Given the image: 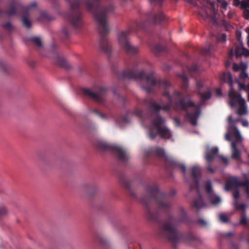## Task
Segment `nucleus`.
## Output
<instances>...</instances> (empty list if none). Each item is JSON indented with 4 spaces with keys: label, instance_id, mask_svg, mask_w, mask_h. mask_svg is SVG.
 I'll return each instance as SVG.
<instances>
[{
    "label": "nucleus",
    "instance_id": "39",
    "mask_svg": "<svg viewBox=\"0 0 249 249\" xmlns=\"http://www.w3.org/2000/svg\"><path fill=\"white\" fill-rule=\"evenodd\" d=\"M7 211L4 207H0V218L4 216L7 214Z\"/></svg>",
    "mask_w": 249,
    "mask_h": 249
},
{
    "label": "nucleus",
    "instance_id": "18",
    "mask_svg": "<svg viewBox=\"0 0 249 249\" xmlns=\"http://www.w3.org/2000/svg\"><path fill=\"white\" fill-rule=\"evenodd\" d=\"M220 79L224 83H227L229 84L230 86V89L229 91V94H231V95L234 93H237L236 91H235L233 88V82L232 80V75L230 72H224L220 76Z\"/></svg>",
    "mask_w": 249,
    "mask_h": 249
},
{
    "label": "nucleus",
    "instance_id": "50",
    "mask_svg": "<svg viewBox=\"0 0 249 249\" xmlns=\"http://www.w3.org/2000/svg\"><path fill=\"white\" fill-rule=\"evenodd\" d=\"M232 135L231 133L228 131V132L225 134V139L227 141H230L231 139V135Z\"/></svg>",
    "mask_w": 249,
    "mask_h": 249
},
{
    "label": "nucleus",
    "instance_id": "36",
    "mask_svg": "<svg viewBox=\"0 0 249 249\" xmlns=\"http://www.w3.org/2000/svg\"><path fill=\"white\" fill-rule=\"evenodd\" d=\"M219 219L223 223H227L229 220L228 217L224 213H220L219 214Z\"/></svg>",
    "mask_w": 249,
    "mask_h": 249
},
{
    "label": "nucleus",
    "instance_id": "7",
    "mask_svg": "<svg viewBox=\"0 0 249 249\" xmlns=\"http://www.w3.org/2000/svg\"><path fill=\"white\" fill-rule=\"evenodd\" d=\"M143 23L135 22L133 25L131 26L125 31L122 32L118 36V41L120 45L124 48L126 53L130 55L137 54L139 52V48L137 46L132 45L129 42L128 36L129 35L140 29L145 28Z\"/></svg>",
    "mask_w": 249,
    "mask_h": 249
},
{
    "label": "nucleus",
    "instance_id": "27",
    "mask_svg": "<svg viewBox=\"0 0 249 249\" xmlns=\"http://www.w3.org/2000/svg\"><path fill=\"white\" fill-rule=\"evenodd\" d=\"M233 205L236 210H243L245 212L246 206L244 203H239L237 201H235L233 203Z\"/></svg>",
    "mask_w": 249,
    "mask_h": 249
},
{
    "label": "nucleus",
    "instance_id": "38",
    "mask_svg": "<svg viewBox=\"0 0 249 249\" xmlns=\"http://www.w3.org/2000/svg\"><path fill=\"white\" fill-rule=\"evenodd\" d=\"M240 187H249V179L246 178L244 181L239 180Z\"/></svg>",
    "mask_w": 249,
    "mask_h": 249
},
{
    "label": "nucleus",
    "instance_id": "24",
    "mask_svg": "<svg viewBox=\"0 0 249 249\" xmlns=\"http://www.w3.org/2000/svg\"><path fill=\"white\" fill-rule=\"evenodd\" d=\"M10 66L5 61L0 60V70L4 73H8Z\"/></svg>",
    "mask_w": 249,
    "mask_h": 249
},
{
    "label": "nucleus",
    "instance_id": "16",
    "mask_svg": "<svg viewBox=\"0 0 249 249\" xmlns=\"http://www.w3.org/2000/svg\"><path fill=\"white\" fill-rule=\"evenodd\" d=\"M55 45L54 44L52 46L51 51L53 53V58L55 63L62 68L67 69H69L70 68V66L66 60L59 55L55 52Z\"/></svg>",
    "mask_w": 249,
    "mask_h": 249
},
{
    "label": "nucleus",
    "instance_id": "25",
    "mask_svg": "<svg viewBox=\"0 0 249 249\" xmlns=\"http://www.w3.org/2000/svg\"><path fill=\"white\" fill-rule=\"evenodd\" d=\"M30 40L35 44L37 47L40 48L42 47V43L41 39L37 36H33L30 38Z\"/></svg>",
    "mask_w": 249,
    "mask_h": 249
},
{
    "label": "nucleus",
    "instance_id": "23",
    "mask_svg": "<svg viewBox=\"0 0 249 249\" xmlns=\"http://www.w3.org/2000/svg\"><path fill=\"white\" fill-rule=\"evenodd\" d=\"M151 49L155 54H158L160 52L165 51L166 49L165 47L163 46L160 44H156L151 47Z\"/></svg>",
    "mask_w": 249,
    "mask_h": 249
},
{
    "label": "nucleus",
    "instance_id": "51",
    "mask_svg": "<svg viewBox=\"0 0 249 249\" xmlns=\"http://www.w3.org/2000/svg\"><path fill=\"white\" fill-rule=\"evenodd\" d=\"M40 18L45 19H48L49 16L48 15L45 13V12H42L40 14Z\"/></svg>",
    "mask_w": 249,
    "mask_h": 249
},
{
    "label": "nucleus",
    "instance_id": "8",
    "mask_svg": "<svg viewBox=\"0 0 249 249\" xmlns=\"http://www.w3.org/2000/svg\"><path fill=\"white\" fill-rule=\"evenodd\" d=\"M70 6V11L67 14L66 18L70 22L73 28L77 30H81L83 26L82 13L80 10L81 0H66Z\"/></svg>",
    "mask_w": 249,
    "mask_h": 249
},
{
    "label": "nucleus",
    "instance_id": "62",
    "mask_svg": "<svg viewBox=\"0 0 249 249\" xmlns=\"http://www.w3.org/2000/svg\"><path fill=\"white\" fill-rule=\"evenodd\" d=\"M246 193L247 194V196L248 198H249V188H246Z\"/></svg>",
    "mask_w": 249,
    "mask_h": 249
},
{
    "label": "nucleus",
    "instance_id": "57",
    "mask_svg": "<svg viewBox=\"0 0 249 249\" xmlns=\"http://www.w3.org/2000/svg\"><path fill=\"white\" fill-rule=\"evenodd\" d=\"M98 241L102 244H104L107 242L105 238H103L102 237L99 238Z\"/></svg>",
    "mask_w": 249,
    "mask_h": 249
},
{
    "label": "nucleus",
    "instance_id": "49",
    "mask_svg": "<svg viewBox=\"0 0 249 249\" xmlns=\"http://www.w3.org/2000/svg\"><path fill=\"white\" fill-rule=\"evenodd\" d=\"M220 159L222 160L223 162L227 165L228 163V158L227 157H225L223 156H221L220 157Z\"/></svg>",
    "mask_w": 249,
    "mask_h": 249
},
{
    "label": "nucleus",
    "instance_id": "60",
    "mask_svg": "<svg viewBox=\"0 0 249 249\" xmlns=\"http://www.w3.org/2000/svg\"><path fill=\"white\" fill-rule=\"evenodd\" d=\"M232 235H233V233H232V232H229L226 233L225 234V236H228V237H231V236Z\"/></svg>",
    "mask_w": 249,
    "mask_h": 249
},
{
    "label": "nucleus",
    "instance_id": "11",
    "mask_svg": "<svg viewBox=\"0 0 249 249\" xmlns=\"http://www.w3.org/2000/svg\"><path fill=\"white\" fill-rule=\"evenodd\" d=\"M228 95L230 98L229 104L231 107H234L237 104L239 105V107L237 110L238 114L243 115L247 113L245 100L242 97L240 94L237 92L232 95L231 93L228 94Z\"/></svg>",
    "mask_w": 249,
    "mask_h": 249
},
{
    "label": "nucleus",
    "instance_id": "52",
    "mask_svg": "<svg viewBox=\"0 0 249 249\" xmlns=\"http://www.w3.org/2000/svg\"><path fill=\"white\" fill-rule=\"evenodd\" d=\"M219 2L221 3L223 8H226L227 7L228 3L226 1L223 0H221Z\"/></svg>",
    "mask_w": 249,
    "mask_h": 249
},
{
    "label": "nucleus",
    "instance_id": "63",
    "mask_svg": "<svg viewBox=\"0 0 249 249\" xmlns=\"http://www.w3.org/2000/svg\"><path fill=\"white\" fill-rule=\"evenodd\" d=\"M123 121L124 122V123H127L128 122V120H127V117L126 116H124L123 117Z\"/></svg>",
    "mask_w": 249,
    "mask_h": 249
},
{
    "label": "nucleus",
    "instance_id": "53",
    "mask_svg": "<svg viewBox=\"0 0 249 249\" xmlns=\"http://www.w3.org/2000/svg\"><path fill=\"white\" fill-rule=\"evenodd\" d=\"M163 0H149L151 3H155V4H160Z\"/></svg>",
    "mask_w": 249,
    "mask_h": 249
},
{
    "label": "nucleus",
    "instance_id": "14",
    "mask_svg": "<svg viewBox=\"0 0 249 249\" xmlns=\"http://www.w3.org/2000/svg\"><path fill=\"white\" fill-rule=\"evenodd\" d=\"M218 149L217 147H213L208 149L205 154V158L208 162L207 170L211 173L214 172V170L211 167V164L218 154Z\"/></svg>",
    "mask_w": 249,
    "mask_h": 249
},
{
    "label": "nucleus",
    "instance_id": "4",
    "mask_svg": "<svg viewBox=\"0 0 249 249\" xmlns=\"http://www.w3.org/2000/svg\"><path fill=\"white\" fill-rule=\"evenodd\" d=\"M88 10L93 13L94 18L98 23V31L100 36L99 46L102 51L106 54L110 55L111 53V47L107 38L109 28L107 24V18L108 13L113 10V6L108 5L104 7H100V0H87L84 1Z\"/></svg>",
    "mask_w": 249,
    "mask_h": 249
},
{
    "label": "nucleus",
    "instance_id": "33",
    "mask_svg": "<svg viewBox=\"0 0 249 249\" xmlns=\"http://www.w3.org/2000/svg\"><path fill=\"white\" fill-rule=\"evenodd\" d=\"M2 27L4 30L8 31L9 32H11L14 29V27L10 22H7L2 24Z\"/></svg>",
    "mask_w": 249,
    "mask_h": 249
},
{
    "label": "nucleus",
    "instance_id": "12",
    "mask_svg": "<svg viewBox=\"0 0 249 249\" xmlns=\"http://www.w3.org/2000/svg\"><path fill=\"white\" fill-rule=\"evenodd\" d=\"M83 93L95 101L99 103H103L105 101L104 97L106 94L107 88L103 87H98L95 91L89 89L84 88L82 89Z\"/></svg>",
    "mask_w": 249,
    "mask_h": 249
},
{
    "label": "nucleus",
    "instance_id": "45",
    "mask_svg": "<svg viewBox=\"0 0 249 249\" xmlns=\"http://www.w3.org/2000/svg\"><path fill=\"white\" fill-rule=\"evenodd\" d=\"M174 123L177 127H179L181 125V121L180 119L177 117L174 119Z\"/></svg>",
    "mask_w": 249,
    "mask_h": 249
},
{
    "label": "nucleus",
    "instance_id": "40",
    "mask_svg": "<svg viewBox=\"0 0 249 249\" xmlns=\"http://www.w3.org/2000/svg\"><path fill=\"white\" fill-rule=\"evenodd\" d=\"M241 8H249V0H243L241 3Z\"/></svg>",
    "mask_w": 249,
    "mask_h": 249
},
{
    "label": "nucleus",
    "instance_id": "3",
    "mask_svg": "<svg viewBox=\"0 0 249 249\" xmlns=\"http://www.w3.org/2000/svg\"><path fill=\"white\" fill-rule=\"evenodd\" d=\"M187 220L188 216L185 210L180 207L177 219L174 215H170L167 220L160 223L158 233L161 237L167 239L173 244L174 248L181 241L188 243L195 242L197 238L192 232L182 234L175 226L176 223L186 222Z\"/></svg>",
    "mask_w": 249,
    "mask_h": 249
},
{
    "label": "nucleus",
    "instance_id": "6",
    "mask_svg": "<svg viewBox=\"0 0 249 249\" xmlns=\"http://www.w3.org/2000/svg\"><path fill=\"white\" fill-rule=\"evenodd\" d=\"M191 193L195 192L196 197L192 202L193 207L197 210L204 208L206 204L204 201V197H207L210 202L213 205H217L221 202L220 198L214 193L213 188H190Z\"/></svg>",
    "mask_w": 249,
    "mask_h": 249
},
{
    "label": "nucleus",
    "instance_id": "13",
    "mask_svg": "<svg viewBox=\"0 0 249 249\" xmlns=\"http://www.w3.org/2000/svg\"><path fill=\"white\" fill-rule=\"evenodd\" d=\"M228 130L231 133L232 136L234 138L236 142H240L242 141V138L239 132V130L237 128L236 124L233 121L232 117L230 115L228 118Z\"/></svg>",
    "mask_w": 249,
    "mask_h": 249
},
{
    "label": "nucleus",
    "instance_id": "17",
    "mask_svg": "<svg viewBox=\"0 0 249 249\" xmlns=\"http://www.w3.org/2000/svg\"><path fill=\"white\" fill-rule=\"evenodd\" d=\"M197 93L203 101H206L211 98V92L209 89H207L205 92H202L201 89L203 87V84L201 81H197L196 83Z\"/></svg>",
    "mask_w": 249,
    "mask_h": 249
},
{
    "label": "nucleus",
    "instance_id": "54",
    "mask_svg": "<svg viewBox=\"0 0 249 249\" xmlns=\"http://www.w3.org/2000/svg\"><path fill=\"white\" fill-rule=\"evenodd\" d=\"M233 3L235 6L241 5V1L240 0H233Z\"/></svg>",
    "mask_w": 249,
    "mask_h": 249
},
{
    "label": "nucleus",
    "instance_id": "42",
    "mask_svg": "<svg viewBox=\"0 0 249 249\" xmlns=\"http://www.w3.org/2000/svg\"><path fill=\"white\" fill-rule=\"evenodd\" d=\"M239 77L241 79L245 80L248 77V74L245 71L243 70L240 73Z\"/></svg>",
    "mask_w": 249,
    "mask_h": 249
},
{
    "label": "nucleus",
    "instance_id": "32",
    "mask_svg": "<svg viewBox=\"0 0 249 249\" xmlns=\"http://www.w3.org/2000/svg\"><path fill=\"white\" fill-rule=\"evenodd\" d=\"M217 43H224L226 41V36L225 34H222L218 36H214Z\"/></svg>",
    "mask_w": 249,
    "mask_h": 249
},
{
    "label": "nucleus",
    "instance_id": "30",
    "mask_svg": "<svg viewBox=\"0 0 249 249\" xmlns=\"http://www.w3.org/2000/svg\"><path fill=\"white\" fill-rule=\"evenodd\" d=\"M126 192L128 194L130 197L133 198H136L137 197V193L135 189V188H126Z\"/></svg>",
    "mask_w": 249,
    "mask_h": 249
},
{
    "label": "nucleus",
    "instance_id": "21",
    "mask_svg": "<svg viewBox=\"0 0 249 249\" xmlns=\"http://www.w3.org/2000/svg\"><path fill=\"white\" fill-rule=\"evenodd\" d=\"M224 187H240L238 178L236 177L229 178L227 179Z\"/></svg>",
    "mask_w": 249,
    "mask_h": 249
},
{
    "label": "nucleus",
    "instance_id": "15",
    "mask_svg": "<svg viewBox=\"0 0 249 249\" xmlns=\"http://www.w3.org/2000/svg\"><path fill=\"white\" fill-rule=\"evenodd\" d=\"M201 170L199 166L194 165L192 166L190 169V177L193 182L198 187L200 180L201 178Z\"/></svg>",
    "mask_w": 249,
    "mask_h": 249
},
{
    "label": "nucleus",
    "instance_id": "10",
    "mask_svg": "<svg viewBox=\"0 0 249 249\" xmlns=\"http://www.w3.org/2000/svg\"><path fill=\"white\" fill-rule=\"evenodd\" d=\"M96 146L98 149L103 151L115 153L118 159L121 161H126L129 159V155L125 149L116 144H110L105 142L99 141L97 142Z\"/></svg>",
    "mask_w": 249,
    "mask_h": 249
},
{
    "label": "nucleus",
    "instance_id": "55",
    "mask_svg": "<svg viewBox=\"0 0 249 249\" xmlns=\"http://www.w3.org/2000/svg\"><path fill=\"white\" fill-rule=\"evenodd\" d=\"M206 18H210L214 22H216V19L214 16H209V15L206 13Z\"/></svg>",
    "mask_w": 249,
    "mask_h": 249
},
{
    "label": "nucleus",
    "instance_id": "64",
    "mask_svg": "<svg viewBox=\"0 0 249 249\" xmlns=\"http://www.w3.org/2000/svg\"><path fill=\"white\" fill-rule=\"evenodd\" d=\"M246 32L248 34V37H249V27L246 28Z\"/></svg>",
    "mask_w": 249,
    "mask_h": 249
},
{
    "label": "nucleus",
    "instance_id": "44",
    "mask_svg": "<svg viewBox=\"0 0 249 249\" xmlns=\"http://www.w3.org/2000/svg\"><path fill=\"white\" fill-rule=\"evenodd\" d=\"M197 223L199 224L200 225L206 227L207 225V223L206 221H205L204 219L202 218H199L198 219Z\"/></svg>",
    "mask_w": 249,
    "mask_h": 249
},
{
    "label": "nucleus",
    "instance_id": "43",
    "mask_svg": "<svg viewBox=\"0 0 249 249\" xmlns=\"http://www.w3.org/2000/svg\"><path fill=\"white\" fill-rule=\"evenodd\" d=\"M188 70L190 72H195L198 71V67L196 65H192L188 67Z\"/></svg>",
    "mask_w": 249,
    "mask_h": 249
},
{
    "label": "nucleus",
    "instance_id": "20",
    "mask_svg": "<svg viewBox=\"0 0 249 249\" xmlns=\"http://www.w3.org/2000/svg\"><path fill=\"white\" fill-rule=\"evenodd\" d=\"M118 180L119 182L124 187H130L132 184L131 179L126 177L124 173H120L118 175Z\"/></svg>",
    "mask_w": 249,
    "mask_h": 249
},
{
    "label": "nucleus",
    "instance_id": "58",
    "mask_svg": "<svg viewBox=\"0 0 249 249\" xmlns=\"http://www.w3.org/2000/svg\"><path fill=\"white\" fill-rule=\"evenodd\" d=\"M205 187H212L211 181L210 180H208Z\"/></svg>",
    "mask_w": 249,
    "mask_h": 249
},
{
    "label": "nucleus",
    "instance_id": "59",
    "mask_svg": "<svg viewBox=\"0 0 249 249\" xmlns=\"http://www.w3.org/2000/svg\"><path fill=\"white\" fill-rule=\"evenodd\" d=\"M234 54V52L233 51L232 49H231L230 52H229V56L230 57H232V56Z\"/></svg>",
    "mask_w": 249,
    "mask_h": 249
},
{
    "label": "nucleus",
    "instance_id": "28",
    "mask_svg": "<svg viewBox=\"0 0 249 249\" xmlns=\"http://www.w3.org/2000/svg\"><path fill=\"white\" fill-rule=\"evenodd\" d=\"M90 113L94 114V115L98 116L99 117H100L101 119H102L103 120H107V117L106 115H105L104 114L100 112L96 109H90Z\"/></svg>",
    "mask_w": 249,
    "mask_h": 249
},
{
    "label": "nucleus",
    "instance_id": "5",
    "mask_svg": "<svg viewBox=\"0 0 249 249\" xmlns=\"http://www.w3.org/2000/svg\"><path fill=\"white\" fill-rule=\"evenodd\" d=\"M36 2H33L28 6L25 7L18 1L12 0L5 10L0 9V17L5 14L9 17L20 14L23 25L27 29H30L32 23L29 19L30 10L32 8L36 7Z\"/></svg>",
    "mask_w": 249,
    "mask_h": 249
},
{
    "label": "nucleus",
    "instance_id": "41",
    "mask_svg": "<svg viewBox=\"0 0 249 249\" xmlns=\"http://www.w3.org/2000/svg\"><path fill=\"white\" fill-rule=\"evenodd\" d=\"M243 15L244 18L246 19H249V9L248 8H243Z\"/></svg>",
    "mask_w": 249,
    "mask_h": 249
},
{
    "label": "nucleus",
    "instance_id": "19",
    "mask_svg": "<svg viewBox=\"0 0 249 249\" xmlns=\"http://www.w3.org/2000/svg\"><path fill=\"white\" fill-rule=\"evenodd\" d=\"M238 142H236L235 141L234 142H231V149H232V154L231 157L233 159L235 160H239L241 159V152L237 148L236 143Z\"/></svg>",
    "mask_w": 249,
    "mask_h": 249
},
{
    "label": "nucleus",
    "instance_id": "26",
    "mask_svg": "<svg viewBox=\"0 0 249 249\" xmlns=\"http://www.w3.org/2000/svg\"><path fill=\"white\" fill-rule=\"evenodd\" d=\"M232 188H224L226 191H229L231 190ZM234 190L232 191V195L234 199L235 200V201H237V200L239 198L240 196V192L239 190H238L239 188H233Z\"/></svg>",
    "mask_w": 249,
    "mask_h": 249
},
{
    "label": "nucleus",
    "instance_id": "56",
    "mask_svg": "<svg viewBox=\"0 0 249 249\" xmlns=\"http://www.w3.org/2000/svg\"><path fill=\"white\" fill-rule=\"evenodd\" d=\"M241 123L243 126L247 127L249 126V122L247 120H241Z\"/></svg>",
    "mask_w": 249,
    "mask_h": 249
},
{
    "label": "nucleus",
    "instance_id": "46",
    "mask_svg": "<svg viewBox=\"0 0 249 249\" xmlns=\"http://www.w3.org/2000/svg\"><path fill=\"white\" fill-rule=\"evenodd\" d=\"M62 33L66 38L69 37V30L67 28H64L62 30Z\"/></svg>",
    "mask_w": 249,
    "mask_h": 249
},
{
    "label": "nucleus",
    "instance_id": "22",
    "mask_svg": "<svg viewBox=\"0 0 249 249\" xmlns=\"http://www.w3.org/2000/svg\"><path fill=\"white\" fill-rule=\"evenodd\" d=\"M165 18L164 14L161 12H159L153 16L152 20L154 23H160L163 21Z\"/></svg>",
    "mask_w": 249,
    "mask_h": 249
},
{
    "label": "nucleus",
    "instance_id": "35",
    "mask_svg": "<svg viewBox=\"0 0 249 249\" xmlns=\"http://www.w3.org/2000/svg\"><path fill=\"white\" fill-rule=\"evenodd\" d=\"M237 83L238 85L240 90H243L247 91H248V90H249V84L246 85L244 84L240 83L239 81H237Z\"/></svg>",
    "mask_w": 249,
    "mask_h": 249
},
{
    "label": "nucleus",
    "instance_id": "34",
    "mask_svg": "<svg viewBox=\"0 0 249 249\" xmlns=\"http://www.w3.org/2000/svg\"><path fill=\"white\" fill-rule=\"evenodd\" d=\"M133 114L139 118H142L143 115V111L139 107H136L133 111Z\"/></svg>",
    "mask_w": 249,
    "mask_h": 249
},
{
    "label": "nucleus",
    "instance_id": "29",
    "mask_svg": "<svg viewBox=\"0 0 249 249\" xmlns=\"http://www.w3.org/2000/svg\"><path fill=\"white\" fill-rule=\"evenodd\" d=\"M212 48L213 45L212 44H210L208 47H204L201 49V53L203 55H210Z\"/></svg>",
    "mask_w": 249,
    "mask_h": 249
},
{
    "label": "nucleus",
    "instance_id": "48",
    "mask_svg": "<svg viewBox=\"0 0 249 249\" xmlns=\"http://www.w3.org/2000/svg\"><path fill=\"white\" fill-rule=\"evenodd\" d=\"M242 54L245 56H249V50L243 48L242 49Z\"/></svg>",
    "mask_w": 249,
    "mask_h": 249
},
{
    "label": "nucleus",
    "instance_id": "1",
    "mask_svg": "<svg viewBox=\"0 0 249 249\" xmlns=\"http://www.w3.org/2000/svg\"><path fill=\"white\" fill-rule=\"evenodd\" d=\"M142 63L140 60L135 61L131 69L119 72L117 76L119 79H133L144 82L145 84L142 85V87L148 93L153 92L156 89H164L163 96L168 100L166 105L161 106L150 98H146L142 101L143 106L149 107L152 115L154 117L149 129L150 138L154 139L157 135L166 139L172 137L171 131L164 125L165 120L159 113L162 109L170 110L173 106L177 109L186 111L185 118L193 126L196 125L200 113V107L196 105L191 99V95L188 94L185 98L183 94L178 90H174L173 95H171L170 89L172 85L169 81L164 79L157 80L153 73L145 74L143 70H136L137 67Z\"/></svg>",
    "mask_w": 249,
    "mask_h": 249
},
{
    "label": "nucleus",
    "instance_id": "31",
    "mask_svg": "<svg viewBox=\"0 0 249 249\" xmlns=\"http://www.w3.org/2000/svg\"><path fill=\"white\" fill-rule=\"evenodd\" d=\"M182 80V86L183 89H186L188 87V79L187 76L184 74L182 73L180 75Z\"/></svg>",
    "mask_w": 249,
    "mask_h": 249
},
{
    "label": "nucleus",
    "instance_id": "47",
    "mask_svg": "<svg viewBox=\"0 0 249 249\" xmlns=\"http://www.w3.org/2000/svg\"><path fill=\"white\" fill-rule=\"evenodd\" d=\"M241 69L240 67L236 63H234L232 65V69L233 71H237Z\"/></svg>",
    "mask_w": 249,
    "mask_h": 249
},
{
    "label": "nucleus",
    "instance_id": "37",
    "mask_svg": "<svg viewBox=\"0 0 249 249\" xmlns=\"http://www.w3.org/2000/svg\"><path fill=\"white\" fill-rule=\"evenodd\" d=\"M240 225L246 226L248 224L247 218L245 214L242 215L239 221Z\"/></svg>",
    "mask_w": 249,
    "mask_h": 249
},
{
    "label": "nucleus",
    "instance_id": "61",
    "mask_svg": "<svg viewBox=\"0 0 249 249\" xmlns=\"http://www.w3.org/2000/svg\"><path fill=\"white\" fill-rule=\"evenodd\" d=\"M120 99L124 102V103H125L126 102V98L125 97H124V96H120Z\"/></svg>",
    "mask_w": 249,
    "mask_h": 249
},
{
    "label": "nucleus",
    "instance_id": "2",
    "mask_svg": "<svg viewBox=\"0 0 249 249\" xmlns=\"http://www.w3.org/2000/svg\"><path fill=\"white\" fill-rule=\"evenodd\" d=\"M160 188H146L142 195L140 201L144 207V214L149 221L157 222L159 213L156 208L155 202L160 208L167 212L171 208L170 198L176 194L175 189H172L169 193L161 192Z\"/></svg>",
    "mask_w": 249,
    "mask_h": 249
},
{
    "label": "nucleus",
    "instance_id": "9",
    "mask_svg": "<svg viewBox=\"0 0 249 249\" xmlns=\"http://www.w3.org/2000/svg\"><path fill=\"white\" fill-rule=\"evenodd\" d=\"M150 152L155 153L157 156L164 159L165 166L168 172H172L176 169H179L183 174H186V166L184 164L178 162L175 159L167 156L164 150L160 147H156L152 149Z\"/></svg>",
    "mask_w": 249,
    "mask_h": 249
}]
</instances>
